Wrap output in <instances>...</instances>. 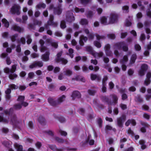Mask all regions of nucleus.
Masks as SVG:
<instances>
[{
  "label": "nucleus",
  "mask_w": 151,
  "mask_h": 151,
  "mask_svg": "<svg viewBox=\"0 0 151 151\" xmlns=\"http://www.w3.org/2000/svg\"><path fill=\"white\" fill-rule=\"evenodd\" d=\"M26 38L27 39V44H30L32 41V40L30 36L29 35H27V36Z\"/></svg>",
  "instance_id": "57"
},
{
  "label": "nucleus",
  "mask_w": 151,
  "mask_h": 151,
  "mask_svg": "<svg viewBox=\"0 0 151 151\" xmlns=\"http://www.w3.org/2000/svg\"><path fill=\"white\" fill-rule=\"evenodd\" d=\"M42 24V22L41 21H38L37 20H34V24L35 25H38L40 26Z\"/></svg>",
  "instance_id": "62"
},
{
  "label": "nucleus",
  "mask_w": 151,
  "mask_h": 151,
  "mask_svg": "<svg viewBox=\"0 0 151 151\" xmlns=\"http://www.w3.org/2000/svg\"><path fill=\"white\" fill-rule=\"evenodd\" d=\"M146 76L147 79L145 81L144 84L145 85L147 86L149 84L150 82V78L151 77V73H147Z\"/></svg>",
  "instance_id": "27"
},
{
  "label": "nucleus",
  "mask_w": 151,
  "mask_h": 151,
  "mask_svg": "<svg viewBox=\"0 0 151 151\" xmlns=\"http://www.w3.org/2000/svg\"><path fill=\"white\" fill-rule=\"evenodd\" d=\"M108 80V77L106 76L104 77L102 81V85H106V81Z\"/></svg>",
  "instance_id": "63"
},
{
  "label": "nucleus",
  "mask_w": 151,
  "mask_h": 151,
  "mask_svg": "<svg viewBox=\"0 0 151 151\" xmlns=\"http://www.w3.org/2000/svg\"><path fill=\"white\" fill-rule=\"evenodd\" d=\"M93 44L94 45L98 48H100L101 46V44L100 42L96 40L94 41Z\"/></svg>",
  "instance_id": "44"
},
{
  "label": "nucleus",
  "mask_w": 151,
  "mask_h": 151,
  "mask_svg": "<svg viewBox=\"0 0 151 151\" xmlns=\"http://www.w3.org/2000/svg\"><path fill=\"white\" fill-rule=\"evenodd\" d=\"M88 20L86 19H82L81 20L80 24L82 25H86L88 24Z\"/></svg>",
  "instance_id": "37"
},
{
  "label": "nucleus",
  "mask_w": 151,
  "mask_h": 151,
  "mask_svg": "<svg viewBox=\"0 0 151 151\" xmlns=\"http://www.w3.org/2000/svg\"><path fill=\"white\" fill-rule=\"evenodd\" d=\"M66 20L69 22H71L75 20L73 14L71 12L68 11L67 12Z\"/></svg>",
  "instance_id": "14"
},
{
  "label": "nucleus",
  "mask_w": 151,
  "mask_h": 151,
  "mask_svg": "<svg viewBox=\"0 0 151 151\" xmlns=\"http://www.w3.org/2000/svg\"><path fill=\"white\" fill-rule=\"evenodd\" d=\"M113 100L111 101L109 99L108 97L106 96H103L101 98V99L103 101L107 103L109 105H115L117 103L118 97L115 94H112L110 95Z\"/></svg>",
  "instance_id": "4"
},
{
  "label": "nucleus",
  "mask_w": 151,
  "mask_h": 151,
  "mask_svg": "<svg viewBox=\"0 0 151 151\" xmlns=\"http://www.w3.org/2000/svg\"><path fill=\"white\" fill-rule=\"evenodd\" d=\"M118 17V15L115 12H112L110 14L109 21L108 22L107 21V17H102L100 19L101 23L104 25L114 23L117 22Z\"/></svg>",
  "instance_id": "2"
},
{
  "label": "nucleus",
  "mask_w": 151,
  "mask_h": 151,
  "mask_svg": "<svg viewBox=\"0 0 151 151\" xmlns=\"http://www.w3.org/2000/svg\"><path fill=\"white\" fill-rule=\"evenodd\" d=\"M16 65H12V69H10L8 68H6L4 69V72L7 73L9 74V78L12 80L14 79V78H17V75L15 74H12L16 70Z\"/></svg>",
  "instance_id": "6"
},
{
  "label": "nucleus",
  "mask_w": 151,
  "mask_h": 151,
  "mask_svg": "<svg viewBox=\"0 0 151 151\" xmlns=\"http://www.w3.org/2000/svg\"><path fill=\"white\" fill-rule=\"evenodd\" d=\"M62 12V9L60 5L58 7L54 8V12L55 14L59 15Z\"/></svg>",
  "instance_id": "20"
},
{
  "label": "nucleus",
  "mask_w": 151,
  "mask_h": 151,
  "mask_svg": "<svg viewBox=\"0 0 151 151\" xmlns=\"http://www.w3.org/2000/svg\"><path fill=\"white\" fill-rule=\"evenodd\" d=\"M87 40V37H84L83 35L81 36L80 37L79 43L81 46H83L84 45L83 42H86Z\"/></svg>",
  "instance_id": "23"
},
{
  "label": "nucleus",
  "mask_w": 151,
  "mask_h": 151,
  "mask_svg": "<svg viewBox=\"0 0 151 151\" xmlns=\"http://www.w3.org/2000/svg\"><path fill=\"white\" fill-rule=\"evenodd\" d=\"M90 136H89V139H88L86 141V142H89V143L90 145H92L94 144V140L93 139H91L89 140V139L90 138Z\"/></svg>",
  "instance_id": "53"
},
{
  "label": "nucleus",
  "mask_w": 151,
  "mask_h": 151,
  "mask_svg": "<svg viewBox=\"0 0 151 151\" xmlns=\"http://www.w3.org/2000/svg\"><path fill=\"white\" fill-rule=\"evenodd\" d=\"M75 12H76L83 13L84 12V9L83 8L79 9L78 7H75L74 9Z\"/></svg>",
  "instance_id": "46"
},
{
  "label": "nucleus",
  "mask_w": 151,
  "mask_h": 151,
  "mask_svg": "<svg viewBox=\"0 0 151 151\" xmlns=\"http://www.w3.org/2000/svg\"><path fill=\"white\" fill-rule=\"evenodd\" d=\"M46 6L45 4L40 3L37 5L36 7L39 9L40 8H45Z\"/></svg>",
  "instance_id": "47"
},
{
  "label": "nucleus",
  "mask_w": 151,
  "mask_h": 151,
  "mask_svg": "<svg viewBox=\"0 0 151 151\" xmlns=\"http://www.w3.org/2000/svg\"><path fill=\"white\" fill-rule=\"evenodd\" d=\"M91 78L93 80L96 79L98 81H99L100 80V77L99 76L93 74L91 75Z\"/></svg>",
  "instance_id": "35"
},
{
  "label": "nucleus",
  "mask_w": 151,
  "mask_h": 151,
  "mask_svg": "<svg viewBox=\"0 0 151 151\" xmlns=\"http://www.w3.org/2000/svg\"><path fill=\"white\" fill-rule=\"evenodd\" d=\"M39 43L41 46V52H44L46 51L47 50V48L46 47L44 46V41L42 39L40 40L39 41Z\"/></svg>",
  "instance_id": "21"
},
{
  "label": "nucleus",
  "mask_w": 151,
  "mask_h": 151,
  "mask_svg": "<svg viewBox=\"0 0 151 151\" xmlns=\"http://www.w3.org/2000/svg\"><path fill=\"white\" fill-rule=\"evenodd\" d=\"M54 19V16L52 15H50L49 20L47 21V24H45V28L48 30L49 28L48 25L53 26L54 27H56L58 25V23L56 22L53 21Z\"/></svg>",
  "instance_id": "9"
},
{
  "label": "nucleus",
  "mask_w": 151,
  "mask_h": 151,
  "mask_svg": "<svg viewBox=\"0 0 151 151\" xmlns=\"http://www.w3.org/2000/svg\"><path fill=\"white\" fill-rule=\"evenodd\" d=\"M63 72L65 75L68 76H70L72 73V71L69 69H67L65 70H64Z\"/></svg>",
  "instance_id": "39"
},
{
  "label": "nucleus",
  "mask_w": 151,
  "mask_h": 151,
  "mask_svg": "<svg viewBox=\"0 0 151 151\" xmlns=\"http://www.w3.org/2000/svg\"><path fill=\"white\" fill-rule=\"evenodd\" d=\"M106 55L109 56H112L113 55L112 52L110 50H106L105 51Z\"/></svg>",
  "instance_id": "56"
},
{
  "label": "nucleus",
  "mask_w": 151,
  "mask_h": 151,
  "mask_svg": "<svg viewBox=\"0 0 151 151\" xmlns=\"http://www.w3.org/2000/svg\"><path fill=\"white\" fill-rule=\"evenodd\" d=\"M128 60V57L126 55H125L124 56L122 59L120 60V63L122 64V69L123 70H125L126 69L127 67L124 64Z\"/></svg>",
  "instance_id": "17"
},
{
  "label": "nucleus",
  "mask_w": 151,
  "mask_h": 151,
  "mask_svg": "<svg viewBox=\"0 0 151 151\" xmlns=\"http://www.w3.org/2000/svg\"><path fill=\"white\" fill-rule=\"evenodd\" d=\"M105 130H113V131L115 132L116 129L115 128H113L111 126L109 125H107L106 126L105 128Z\"/></svg>",
  "instance_id": "51"
},
{
  "label": "nucleus",
  "mask_w": 151,
  "mask_h": 151,
  "mask_svg": "<svg viewBox=\"0 0 151 151\" xmlns=\"http://www.w3.org/2000/svg\"><path fill=\"white\" fill-rule=\"evenodd\" d=\"M2 22L5 27H8L9 25V22L5 19H3L2 20Z\"/></svg>",
  "instance_id": "41"
},
{
  "label": "nucleus",
  "mask_w": 151,
  "mask_h": 151,
  "mask_svg": "<svg viewBox=\"0 0 151 151\" xmlns=\"http://www.w3.org/2000/svg\"><path fill=\"white\" fill-rule=\"evenodd\" d=\"M114 50V53L116 57L119 55V53L117 50L122 49L124 51H127L128 50V46L124 42H120L115 44L113 46Z\"/></svg>",
  "instance_id": "3"
},
{
  "label": "nucleus",
  "mask_w": 151,
  "mask_h": 151,
  "mask_svg": "<svg viewBox=\"0 0 151 151\" xmlns=\"http://www.w3.org/2000/svg\"><path fill=\"white\" fill-rule=\"evenodd\" d=\"M48 146L50 148L54 151H63V148H58L55 145H48Z\"/></svg>",
  "instance_id": "30"
},
{
  "label": "nucleus",
  "mask_w": 151,
  "mask_h": 151,
  "mask_svg": "<svg viewBox=\"0 0 151 151\" xmlns=\"http://www.w3.org/2000/svg\"><path fill=\"white\" fill-rule=\"evenodd\" d=\"M24 97L23 96H19L17 99V101L19 102V103L15 104L14 106V108L16 110L20 109L22 106L24 107L27 106L28 104V103L24 101Z\"/></svg>",
  "instance_id": "5"
},
{
  "label": "nucleus",
  "mask_w": 151,
  "mask_h": 151,
  "mask_svg": "<svg viewBox=\"0 0 151 151\" xmlns=\"http://www.w3.org/2000/svg\"><path fill=\"white\" fill-rule=\"evenodd\" d=\"M134 150V148L132 147H130L125 149L123 151H133Z\"/></svg>",
  "instance_id": "64"
},
{
  "label": "nucleus",
  "mask_w": 151,
  "mask_h": 151,
  "mask_svg": "<svg viewBox=\"0 0 151 151\" xmlns=\"http://www.w3.org/2000/svg\"><path fill=\"white\" fill-rule=\"evenodd\" d=\"M47 41V42L50 43L51 46L55 48H57L58 47V44L57 42L52 41L51 39H48Z\"/></svg>",
  "instance_id": "28"
},
{
  "label": "nucleus",
  "mask_w": 151,
  "mask_h": 151,
  "mask_svg": "<svg viewBox=\"0 0 151 151\" xmlns=\"http://www.w3.org/2000/svg\"><path fill=\"white\" fill-rule=\"evenodd\" d=\"M48 101L50 104L52 106H55L58 105L57 100L52 98H49L48 99Z\"/></svg>",
  "instance_id": "26"
},
{
  "label": "nucleus",
  "mask_w": 151,
  "mask_h": 151,
  "mask_svg": "<svg viewBox=\"0 0 151 151\" xmlns=\"http://www.w3.org/2000/svg\"><path fill=\"white\" fill-rule=\"evenodd\" d=\"M49 55L50 52L49 51L46 52L45 54L42 55L41 57L42 59L45 61H48L49 60Z\"/></svg>",
  "instance_id": "22"
},
{
  "label": "nucleus",
  "mask_w": 151,
  "mask_h": 151,
  "mask_svg": "<svg viewBox=\"0 0 151 151\" xmlns=\"http://www.w3.org/2000/svg\"><path fill=\"white\" fill-rule=\"evenodd\" d=\"M81 96L80 93L77 91H73L71 95V97L73 100H74L76 99L79 98L81 97Z\"/></svg>",
  "instance_id": "18"
},
{
  "label": "nucleus",
  "mask_w": 151,
  "mask_h": 151,
  "mask_svg": "<svg viewBox=\"0 0 151 151\" xmlns=\"http://www.w3.org/2000/svg\"><path fill=\"white\" fill-rule=\"evenodd\" d=\"M95 36L96 37V39L98 40H100L101 39H104L105 38V37L104 36H100L98 34H96Z\"/></svg>",
  "instance_id": "49"
},
{
  "label": "nucleus",
  "mask_w": 151,
  "mask_h": 151,
  "mask_svg": "<svg viewBox=\"0 0 151 151\" xmlns=\"http://www.w3.org/2000/svg\"><path fill=\"white\" fill-rule=\"evenodd\" d=\"M87 17L88 18H91L93 16V12L91 11H88L86 14Z\"/></svg>",
  "instance_id": "38"
},
{
  "label": "nucleus",
  "mask_w": 151,
  "mask_h": 151,
  "mask_svg": "<svg viewBox=\"0 0 151 151\" xmlns=\"http://www.w3.org/2000/svg\"><path fill=\"white\" fill-rule=\"evenodd\" d=\"M20 6L17 5H14L11 8L10 12L12 14H16L19 15L20 12Z\"/></svg>",
  "instance_id": "12"
},
{
  "label": "nucleus",
  "mask_w": 151,
  "mask_h": 151,
  "mask_svg": "<svg viewBox=\"0 0 151 151\" xmlns=\"http://www.w3.org/2000/svg\"><path fill=\"white\" fill-rule=\"evenodd\" d=\"M141 124L143 126V127L141 128L140 129L141 131L142 132H145L146 131L145 128L148 127L149 125L147 123L142 122H141Z\"/></svg>",
  "instance_id": "24"
},
{
  "label": "nucleus",
  "mask_w": 151,
  "mask_h": 151,
  "mask_svg": "<svg viewBox=\"0 0 151 151\" xmlns=\"http://www.w3.org/2000/svg\"><path fill=\"white\" fill-rule=\"evenodd\" d=\"M86 49L87 51L92 54L95 58L98 59L102 57L103 55L102 52H100L99 53L95 52L91 46H88L86 47Z\"/></svg>",
  "instance_id": "8"
},
{
  "label": "nucleus",
  "mask_w": 151,
  "mask_h": 151,
  "mask_svg": "<svg viewBox=\"0 0 151 151\" xmlns=\"http://www.w3.org/2000/svg\"><path fill=\"white\" fill-rule=\"evenodd\" d=\"M73 49L70 48L69 49L68 55H69L71 58H73Z\"/></svg>",
  "instance_id": "52"
},
{
  "label": "nucleus",
  "mask_w": 151,
  "mask_h": 151,
  "mask_svg": "<svg viewBox=\"0 0 151 151\" xmlns=\"http://www.w3.org/2000/svg\"><path fill=\"white\" fill-rule=\"evenodd\" d=\"M2 144L8 149L9 151H14L11 148L12 147L11 145L9 142L6 141H4L2 142Z\"/></svg>",
  "instance_id": "19"
},
{
  "label": "nucleus",
  "mask_w": 151,
  "mask_h": 151,
  "mask_svg": "<svg viewBox=\"0 0 151 151\" xmlns=\"http://www.w3.org/2000/svg\"><path fill=\"white\" fill-rule=\"evenodd\" d=\"M122 9L124 12L125 13H127L129 12V7L127 6H124L122 7Z\"/></svg>",
  "instance_id": "60"
},
{
  "label": "nucleus",
  "mask_w": 151,
  "mask_h": 151,
  "mask_svg": "<svg viewBox=\"0 0 151 151\" xmlns=\"http://www.w3.org/2000/svg\"><path fill=\"white\" fill-rule=\"evenodd\" d=\"M96 92L95 90L89 89L88 90V93L89 95H94Z\"/></svg>",
  "instance_id": "59"
},
{
  "label": "nucleus",
  "mask_w": 151,
  "mask_h": 151,
  "mask_svg": "<svg viewBox=\"0 0 151 151\" xmlns=\"http://www.w3.org/2000/svg\"><path fill=\"white\" fill-rule=\"evenodd\" d=\"M130 124H131L133 126H135L136 124V122L134 119H129L125 123V125L126 126H128Z\"/></svg>",
  "instance_id": "31"
},
{
  "label": "nucleus",
  "mask_w": 151,
  "mask_h": 151,
  "mask_svg": "<svg viewBox=\"0 0 151 151\" xmlns=\"http://www.w3.org/2000/svg\"><path fill=\"white\" fill-rule=\"evenodd\" d=\"M135 100L137 102L141 103L143 101L142 98L139 95H137L135 98Z\"/></svg>",
  "instance_id": "50"
},
{
  "label": "nucleus",
  "mask_w": 151,
  "mask_h": 151,
  "mask_svg": "<svg viewBox=\"0 0 151 151\" xmlns=\"http://www.w3.org/2000/svg\"><path fill=\"white\" fill-rule=\"evenodd\" d=\"M38 122L41 124L44 125L45 124L46 121L44 118L42 116H40L38 119Z\"/></svg>",
  "instance_id": "33"
},
{
  "label": "nucleus",
  "mask_w": 151,
  "mask_h": 151,
  "mask_svg": "<svg viewBox=\"0 0 151 151\" xmlns=\"http://www.w3.org/2000/svg\"><path fill=\"white\" fill-rule=\"evenodd\" d=\"M126 119V116L124 114H122L121 116L117 118V124L118 126L120 127H122L123 126V123L124 122Z\"/></svg>",
  "instance_id": "11"
},
{
  "label": "nucleus",
  "mask_w": 151,
  "mask_h": 151,
  "mask_svg": "<svg viewBox=\"0 0 151 151\" xmlns=\"http://www.w3.org/2000/svg\"><path fill=\"white\" fill-rule=\"evenodd\" d=\"M43 65V63L42 61H36L30 65L29 66V67L31 69L37 67L40 68L42 67Z\"/></svg>",
  "instance_id": "13"
},
{
  "label": "nucleus",
  "mask_w": 151,
  "mask_h": 151,
  "mask_svg": "<svg viewBox=\"0 0 151 151\" xmlns=\"http://www.w3.org/2000/svg\"><path fill=\"white\" fill-rule=\"evenodd\" d=\"M62 54V51L58 52L57 55V57L55 59V61L57 62H61L63 64H65L67 63L68 61L65 58L60 57Z\"/></svg>",
  "instance_id": "10"
},
{
  "label": "nucleus",
  "mask_w": 151,
  "mask_h": 151,
  "mask_svg": "<svg viewBox=\"0 0 151 151\" xmlns=\"http://www.w3.org/2000/svg\"><path fill=\"white\" fill-rule=\"evenodd\" d=\"M120 92L122 94V100H124L126 99L127 96V95L125 93L126 92L125 89H122L120 90Z\"/></svg>",
  "instance_id": "29"
},
{
  "label": "nucleus",
  "mask_w": 151,
  "mask_h": 151,
  "mask_svg": "<svg viewBox=\"0 0 151 151\" xmlns=\"http://www.w3.org/2000/svg\"><path fill=\"white\" fill-rule=\"evenodd\" d=\"M54 139L56 141L59 143H62L64 142V140L63 139L60 138L58 137H54Z\"/></svg>",
  "instance_id": "42"
},
{
  "label": "nucleus",
  "mask_w": 151,
  "mask_h": 151,
  "mask_svg": "<svg viewBox=\"0 0 151 151\" xmlns=\"http://www.w3.org/2000/svg\"><path fill=\"white\" fill-rule=\"evenodd\" d=\"M60 27L61 28L64 29L66 27L65 22L64 20H62L61 22Z\"/></svg>",
  "instance_id": "48"
},
{
  "label": "nucleus",
  "mask_w": 151,
  "mask_h": 151,
  "mask_svg": "<svg viewBox=\"0 0 151 151\" xmlns=\"http://www.w3.org/2000/svg\"><path fill=\"white\" fill-rule=\"evenodd\" d=\"M11 29L19 33L23 32L24 30V28L18 25L14 24L11 27Z\"/></svg>",
  "instance_id": "15"
},
{
  "label": "nucleus",
  "mask_w": 151,
  "mask_h": 151,
  "mask_svg": "<svg viewBox=\"0 0 151 151\" xmlns=\"http://www.w3.org/2000/svg\"><path fill=\"white\" fill-rule=\"evenodd\" d=\"M48 101L50 104L52 106H55L58 105L57 100L52 98H49L48 99Z\"/></svg>",
  "instance_id": "25"
},
{
  "label": "nucleus",
  "mask_w": 151,
  "mask_h": 151,
  "mask_svg": "<svg viewBox=\"0 0 151 151\" xmlns=\"http://www.w3.org/2000/svg\"><path fill=\"white\" fill-rule=\"evenodd\" d=\"M65 96L64 95H63L59 98L57 100L58 104H59L63 102L65 100Z\"/></svg>",
  "instance_id": "34"
},
{
  "label": "nucleus",
  "mask_w": 151,
  "mask_h": 151,
  "mask_svg": "<svg viewBox=\"0 0 151 151\" xmlns=\"http://www.w3.org/2000/svg\"><path fill=\"white\" fill-rule=\"evenodd\" d=\"M137 58V55L136 54H133L131 57L130 60V63L131 64H133L135 62V60Z\"/></svg>",
  "instance_id": "36"
},
{
  "label": "nucleus",
  "mask_w": 151,
  "mask_h": 151,
  "mask_svg": "<svg viewBox=\"0 0 151 151\" xmlns=\"http://www.w3.org/2000/svg\"><path fill=\"white\" fill-rule=\"evenodd\" d=\"M72 80L74 81H81L83 82H85V78L81 76H77L75 78H73Z\"/></svg>",
  "instance_id": "32"
},
{
  "label": "nucleus",
  "mask_w": 151,
  "mask_h": 151,
  "mask_svg": "<svg viewBox=\"0 0 151 151\" xmlns=\"http://www.w3.org/2000/svg\"><path fill=\"white\" fill-rule=\"evenodd\" d=\"M9 88L5 91L6 98L8 100L10 99L11 97L10 95L11 92V89H17L18 88V86L14 84H10L9 85Z\"/></svg>",
  "instance_id": "7"
},
{
  "label": "nucleus",
  "mask_w": 151,
  "mask_h": 151,
  "mask_svg": "<svg viewBox=\"0 0 151 151\" xmlns=\"http://www.w3.org/2000/svg\"><path fill=\"white\" fill-rule=\"evenodd\" d=\"M18 34H16L10 37L11 40L12 42H14L16 40V38L18 37Z\"/></svg>",
  "instance_id": "45"
},
{
  "label": "nucleus",
  "mask_w": 151,
  "mask_h": 151,
  "mask_svg": "<svg viewBox=\"0 0 151 151\" xmlns=\"http://www.w3.org/2000/svg\"><path fill=\"white\" fill-rule=\"evenodd\" d=\"M147 65L146 64H142L141 66L140 70L139 72V75L142 76L144 75L145 72L147 70Z\"/></svg>",
  "instance_id": "16"
},
{
  "label": "nucleus",
  "mask_w": 151,
  "mask_h": 151,
  "mask_svg": "<svg viewBox=\"0 0 151 151\" xmlns=\"http://www.w3.org/2000/svg\"><path fill=\"white\" fill-rule=\"evenodd\" d=\"M130 20L127 19L126 21V25L127 26H129L131 25V20L132 18V17H129Z\"/></svg>",
  "instance_id": "54"
},
{
  "label": "nucleus",
  "mask_w": 151,
  "mask_h": 151,
  "mask_svg": "<svg viewBox=\"0 0 151 151\" xmlns=\"http://www.w3.org/2000/svg\"><path fill=\"white\" fill-rule=\"evenodd\" d=\"M13 111V109L11 108L9 110H6L4 111L5 114L9 117L6 118L4 117V114L3 113L0 114V122L5 123H8L9 122L12 124L14 127L19 128V126L22 124V121L20 119H18L16 116L15 114H13L11 116L10 114Z\"/></svg>",
  "instance_id": "1"
},
{
  "label": "nucleus",
  "mask_w": 151,
  "mask_h": 151,
  "mask_svg": "<svg viewBox=\"0 0 151 151\" xmlns=\"http://www.w3.org/2000/svg\"><path fill=\"white\" fill-rule=\"evenodd\" d=\"M97 124H98L99 127L101 128L102 127L103 121L102 119L100 118L97 119Z\"/></svg>",
  "instance_id": "43"
},
{
  "label": "nucleus",
  "mask_w": 151,
  "mask_h": 151,
  "mask_svg": "<svg viewBox=\"0 0 151 151\" xmlns=\"http://www.w3.org/2000/svg\"><path fill=\"white\" fill-rule=\"evenodd\" d=\"M22 23L25 24L26 23V21L28 19V17L27 15H23L22 17Z\"/></svg>",
  "instance_id": "55"
},
{
  "label": "nucleus",
  "mask_w": 151,
  "mask_h": 151,
  "mask_svg": "<svg viewBox=\"0 0 151 151\" xmlns=\"http://www.w3.org/2000/svg\"><path fill=\"white\" fill-rule=\"evenodd\" d=\"M59 133L62 136H66L67 135V133L61 129H59Z\"/></svg>",
  "instance_id": "61"
},
{
  "label": "nucleus",
  "mask_w": 151,
  "mask_h": 151,
  "mask_svg": "<svg viewBox=\"0 0 151 151\" xmlns=\"http://www.w3.org/2000/svg\"><path fill=\"white\" fill-rule=\"evenodd\" d=\"M139 143L141 145V148L142 149H145L146 147V146L145 145V141L143 140H140L139 141Z\"/></svg>",
  "instance_id": "40"
},
{
  "label": "nucleus",
  "mask_w": 151,
  "mask_h": 151,
  "mask_svg": "<svg viewBox=\"0 0 151 151\" xmlns=\"http://www.w3.org/2000/svg\"><path fill=\"white\" fill-rule=\"evenodd\" d=\"M35 76V73L33 72H30L28 74V77L30 79L33 78Z\"/></svg>",
  "instance_id": "58"
}]
</instances>
